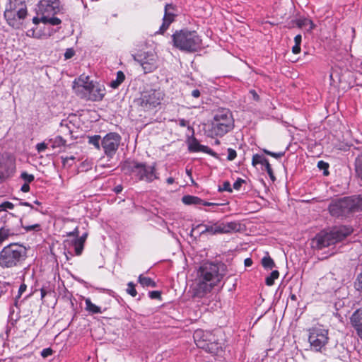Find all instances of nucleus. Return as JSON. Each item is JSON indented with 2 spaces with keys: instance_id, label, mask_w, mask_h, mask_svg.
I'll use <instances>...</instances> for the list:
<instances>
[{
  "instance_id": "34",
  "label": "nucleus",
  "mask_w": 362,
  "mask_h": 362,
  "mask_svg": "<svg viewBox=\"0 0 362 362\" xmlns=\"http://www.w3.org/2000/svg\"><path fill=\"white\" fill-rule=\"evenodd\" d=\"M0 208H2V210H0V214L1 212H4V216H7L8 215L13 217V214H11V213H9L8 214L6 211V209H13L14 208V205L13 203L10 202H3L1 205H0Z\"/></svg>"
},
{
  "instance_id": "12",
  "label": "nucleus",
  "mask_w": 362,
  "mask_h": 362,
  "mask_svg": "<svg viewBox=\"0 0 362 362\" xmlns=\"http://www.w3.org/2000/svg\"><path fill=\"white\" fill-rule=\"evenodd\" d=\"M163 98V93L160 90L151 89L144 91L136 100L139 106L144 110H149L160 105Z\"/></svg>"
},
{
  "instance_id": "47",
  "label": "nucleus",
  "mask_w": 362,
  "mask_h": 362,
  "mask_svg": "<svg viewBox=\"0 0 362 362\" xmlns=\"http://www.w3.org/2000/svg\"><path fill=\"white\" fill-rule=\"evenodd\" d=\"M245 182V180L241 179V178H238L234 183H233V188L235 189V190H239L243 185V183Z\"/></svg>"
},
{
  "instance_id": "36",
  "label": "nucleus",
  "mask_w": 362,
  "mask_h": 362,
  "mask_svg": "<svg viewBox=\"0 0 362 362\" xmlns=\"http://www.w3.org/2000/svg\"><path fill=\"white\" fill-rule=\"evenodd\" d=\"M262 264L264 268L270 269L275 266L274 260L269 256L264 257L262 259Z\"/></svg>"
},
{
  "instance_id": "60",
  "label": "nucleus",
  "mask_w": 362,
  "mask_h": 362,
  "mask_svg": "<svg viewBox=\"0 0 362 362\" xmlns=\"http://www.w3.org/2000/svg\"><path fill=\"white\" fill-rule=\"evenodd\" d=\"M122 191V185H117L115 187V192L117 193V194H119Z\"/></svg>"
},
{
  "instance_id": "54",
  "label": "nucleus",
  "mask_w": 362,
  "mask_h": 362,
  "mask_svg": "<svg viewBox=\"0 0 362 362\" xmlns=\"http://www.w3.org/2000/svg\"><path fill=\"white\" fill-rule=\"evenodd\" d=\"M179 125L181 127H187L189 124V122L185 120V119H179Z\"/></svg>"
},
{
  "instance_id": "57",
  "label": "nucleus",
  "mask_w": 362,
  "mask_h": 362,
  "mask_svg": "<svg viewBox=\"0 0 362 362\" xmlns=\"http://www.w3.org/2000/svg\"><path fill=\"white\" fill-rule=\"evenodd\" d=\"M250 93L252 95V97H253V99L255 100H259V95H257V93L255 92V90H251L250 91Z\"/></svg>"
},
{
  "instance_id": "61",
  "label": "nucleus",
  "mask_w": 362,
  "mask_h": 362,
  "mask_svg": "<svg viewBox=\"0 0 362 362\" xmlns=\"http://www.w3.org/2000/svg\"><path fill=\"white\" fill-rule=\"evenodd\" d=\"M20 205H21V206H30V207H31L32 209L33 208V206H32L30 203H28V202H20Z\"/></svg>"
},
{
  "instance_id": "56",
  "label": "nucleus",
  "mask_w": 362,
  "mask_h": 362,
  "mask_svg": "<svg viewBox=\"0 0 362 362\" xmlns=\"http://www.w3.org/2000/svg\"><path fill=\"white\" fill-rule=\"evenodd\" d=\"M301 40H302V37H301V35H297L295 37V38H294L295 45H300Z\"/></svg>"
},
{
  "instance_id": "46",
  "label": "nucleus",
  "mask_w": 362,
  "mask_h": 362,
  "mask_svg": "<svg viewBox=\"0 0 362 362\" xmlns=\"http://www.w3.org/2000/svg\"><path fill=\"white\" fill-rule=\"evenodd\" d=\"M24 228L26 231H30V230H36L38 231L40 230V224H34L31 226H25Z\"/></svg>"
},
{
  "instance_id": "6",
  "label": "nucleus",
  "mask_w": 362,
  "mask_h": 362,
  "mask_svg": "<svg viewBox=\"0 0 362 362\" xmlns=\"http://www.w3.org/2000/svg\"><path fill=\"white\" fill-rule=\"evenodd\" d=\"M28 14L27 5L10 0L4 11V18L8 24L13 28H20L22 21Z\"/></svg>"
},
{
  "instance_id": "50",
  "label": "nucleus",
  "mask_w": 362,
  "mask_h": 362,
  "mask_svg": "<svg viewBox=\"0 0 362 362\" xmlns=\"http://www.w3.org/2000/svg\"><path fill=\"white\" fill-rule=\"evenodd\" d=\"M26 288H27V286L24 284H23L20 286L19 289H18V298L21 296V294L23 293H24L25 291Z\"/></svg>"
},
{
  "instance_id": "1",
  "label": "nucleus",
  "mask_w": 362,
  "mask_h": 362,
  "mask_svg": "<svg viewBox=\"0 0 362 362\" xmlns=\"http://www.w3.org/2000/svg\"><path fill=\"white\" fill-rule=\"evenodd\" d=\"M226 266L223 263L206 262L202 264L197 272L195 295L202 297L211 291L226 275Z\"/></svg>"
},
{
  "instance_id": "64",
  "label": "nucleus",
  "mask_w": 362,
  "mask_h": 362,
  "mask_svg": "<svg viewBox=\"0 0 362 362\" xmlns=\"http://www.w3.org/2000/svg\"><path fill=\"white\" fill-rule=\"evenodd\" d=\"M46 293L44 289H41V296H42V298H44L45 296Z\"/></svg>"
},
{
  "instance_id": "51",
  "label": "nucleus",
  "mask_w": 362,
  "mask_h": 362,
  "mask_svg": "<svg viewBox=\"0 0 362 362\" xmlns=\"http://www.w3.org/2000/svg\"><path fill=\"white\" fill-rule=\"evenodd\" d=\"M202 226H204V224L201 223V224H198L195 227L192 228V229L190 232V235L191 236L194 235V233H196L197 230L200 228H202Z\"/></svg>"
},
{
  "instance_id": "28",
  "label": "nucleus",
  "mask_w": 362,
  "mask_h": 362,
  "mask_svg": "<svg viewBox=\"0 0 362 362\" xmlns=\"http://www.w3.org/2000/svg\"><path fill=\"white\" fill-rule=\"evenodd\" d=\"M86 303V309L88 312L96 314V313H101V308L96 305L93 304L91 300L89 298L86 299L85 300Z\"/></svg>"
},
{
  "instance_id": "18",
  "label": "nucleus",
  "mask_w": 362,
  "mask_h": 362,
  "mask_svg": "<svg viewBox=\"0 0 362 362\" xmlns=\"http://www.w3.org/2000/svg\"><path fill=\"white\" fill-rule=\"evenodd\" d=\"M15 170V163L11 158H0V179L11 175Z\"/></svg>"
},
{
  "instance_id": "41",
  "label": "nucleus",
  "mask_w": 362,
  "mask_h": 362,
  "mask_svg": "<svg viewBox=\"0 0 362 362\" xmlns=\"http://www.w3.org/2000/svg\"><path fill=\"white\" fill-rule=\"evenodd\" d=\"M317 167L321 170L322 169L325 170V172H324L325 175L328 174L327 168H329V164L327 163H325L323 160H320L317 163Z\"/></svg>"
},
{
  "instance_id": "45",
  "label": "nucleus",
  "mask_w": 362,
  "mask_h": 362,
  "mask_svg": "<svg viewBox=\"0 0 362 362\" xmlns=\"http://www.w3.org/2000/svg\"><path fill=\"white\" fill-rule=\"evenodd\" d=\"M148 295L151 299H159L160 298L161 293L158 291H150Z\"/></svg>"
},
{
  "instance_id": "8",
  "label": "nucleus",
  "mask_w": 362,
  "mask_h": 362,
  "mask_svg": "<svg viewBox=\"0 0 362 362\" xmlns=\"http://www.w3.org/2000/svg\"><path fill=\"white\" fill-rule=\"evenodd\" d=\"M233 127V119L230 112L226 109L218 110L214 117L211 124L212 132L216 135L222 136L230 131Z\"/></svg>"
},
{
  "instance_id": "38",
  "label": "nucleus",
  "mask_w": 362,
  "mask_h": 362,
  "mask_svg": "<svg viewBox=\"0 0 362 362\" xmlns=\"http://www.w3.org/2000/svg\"><path fill=\"white\" fill-rule=\"evenodd\" d=\"M263 151L267 155H269V156H270L272 157H274V158H275L276 159L281 158L285 154V152L274 153V152H272V151H270L269 150H267V149H263Z\"/></svg>"
},
{
  "instance_id": "35",
  "label": "nucleus",
  "mask_w": 362,
  "mask_h": 362,
  "mask_svg": "<svg viewBox=\"0 0 362 362\" xmlns=\"http://www.w3.org/2000/svg\"><path fill=\"white\" fill-rule=\"evenodd\" d=\"M100 135L88 136V144L93 145L97 149L100 148L101 141Z\"/></svg>"
},
{
  "instance_id": "30",
  "label": "nucleus",
  "mask_w": 362,
  "mask_h": 362,
  "mask_svg": "<svg viewBox=\"0 0 362 362\" xmlns=\"http://www.w3.org/2000/svg\"><path fill=\"white\" fill-rule=\"evenodd\" d=\"M125 79V75L122 71L117 72V77L115 80L110 82V86L113 88H117Z\"/></svg>"
},
{
  "instance_id": "3",
  "label": "nucleus",
  "mask_w": 362,
  "mask_h": 362,
  "mask_svg": "<svg viewBox=\"0 0 362 362\" xmlns=\"http://www.w3.org/2000/svg\"><path fill=\"white\" fill-rule=\"evenodd\" d=\"M362 209V197L351 196L333 200L328 210L332 216L343 218Z\"/></svg>"
},
{
  "instance_id": "24",
  "label": "nucleus",
  "mask_w": 362,
  "mask_h": 362,
  "mask_svg": "<svg viewBox=\"0 0 362 362\" xmlns=\"http://www.w3.org/2000/svg\"><path fill=\"white\" fill-rule=\"evenodd\" d=\"M296 25L300 28H305L307 32L309 33H310L315 28L314 23L310 19L305 18L296 20Z\"/></svg>"
},
{
  "instance_id": "25",
  "label": "nucleus",
  "mask_w": 362,
  "mask_h": 362,
  "mask_svg": "<svg viewBox=\"0 0 362 362\" xmlns=\"http://www.w3.org/2000/svg\"><path fill=\"white\" fill-rule=\"evenodd\" d=\"M182 202L186 205H201L203 203V200L198 197L192 195H185L182 198Z\"/></svg>"
},
{
  "instance_id": "11",
  "label": "nucleus",
  "mask_w": 362,
  "mask_h": 362,
  "mask_svg": "<svg viewBox=\"0 0 362 362\" xmlns=\"http://www.w3.org/2000/svg\"><path fill=\"white\" fill-rule=\"evenodd\" d=\"M211 224L204 225L202 228L204 230L198 233V235L200 236L205 233H209L211 235H216L221 233H229L232 232L238 231L240 228V223L237 222H221L218 221L216 223L209 222Z\"/></svg>"
},
{
  "instance_id": "53",
  "label": "nucleus",
  "mask_w": 362,
  "mask_h": 362,
  "mask_svg": "<svg viewBox=\"0 0 362 362\" xmlns=\"http://www.w3.org/2000/svg\"><path fill=\"white\" fill-rule=\"evenodd\" d=\"M191 95L194 98H198L200 96V91L198 89H194L192 91Z\"/></svg>"
},
{
  "instance_id": "15",
  "label": "nucleus",
  "mask_w": 362,
  "mask_h": 362,
  "mask_svg": "<svg viewBox=\"0 0 362 362\" xmlns=\"http://www.w3.org/2000/svg\"><path fill=\"white\" fill-rule=\"evenodd\" d=\"M61 10L59 0H41L37 4V13L41 17L54 16Z\"/></svg>"
},
{
  "instance_id": "39",
  "label": "nucleus",
  "mask_w": 362,
  "mask_h": 362,
  "mask_svg": "<svg viewBox=\"0 0 362 362\" xmlns=\"http://www.w3.org/2000/svg\"><path fill=\"white\" fill-rule=\"evenodd\" d=\"M218 191L219 192L226 191V192H232V188H231L230 182L225 181L223 183V185L221 187L219 186Z\"/></svg>"
},
{
  "instance_id": "44",
  "label": "nucleus",
  "mask_w": 362,
  "mask_h": 362,
  "mask_svg": "<svg viewBox=\"0 0 362 362\" xmlns=\"http://www.w3.org/2000/svg\"><path fill=\"white\" fill-rule=\"evenodd\" d=\"M75 54V52L72 48L66 49L65 53H64V58L65 59H69L71 57H73Z\"/></svg>"
},
{
  "instance_id": "55",
  "label": "nucleus",
  "mask_w": 362,
  "mask_h": 362,
  "mask_svg": "<svg viewBox=\"0 0 362 362\" xmlns=\"http://www.w3.org/2000/svg\"><path fill=\"white\" fill-rule=\"evenodd\" d=\"M300 51V45H295L292 48V52L294 54H298Z\"/></svg>"
},
{
  "instance_id": "42",
  "label": "nucleus",
  "mask_w": 362,
  "mask_h": 362,
  "mask_svg": "<svg viewBox=\"0 0 362 362\" xmlns=\"http://www.w3.org/2000/svg\"><path fill=\"white\" fill-rule=\"evenodd\" d=\"M236 156H237L236 151L234 149L229 148L228 149V157H227V159L228 160H233L236 158Z\"/></svg>"
},
{
  "instance_id": "32",
  "label": "nucleus",
  "mask_w": 362,
  "mask_h": 362,
  "mask_svg": "<svg viewBox=\"0 0 362 362\" xmlns=\"http://www.w3.org/2000/svg\"><path fill=\"white\" fill-rule=\"evenodd\" d=\"M41 22L44 23H49L52 25H57L61 23V20L57 17H53V16H47L40 18Z\"/></svg>"
},
{
  "instance_id": "4",
  "label": "nucleus",
  "mask_w": 362,
  "mask_h": 362,
  "mask_svg": "<svg viewBox=\"0 0 362 362\" xmlns=\"http://www.w3.org/2000/svg\"><path fill=\"white\" fill-rule=\"evenodd\" d=\"M352 231L351 228L345 226L334 228L329 232L317 234L311 240V246L314 249L321 250L343 240Z\"/></svg>"
},
{
  "instance_id": "2",
  "label": "nucleus",
  "mask_w": 362,
  "mask_h": 362,
  "mask_svg": "<svg viewBox=\"0 0 362 362\" xmlns=\"http://www.w3.org/2000/svg\"><path fill=\"white\" fill-rule=\"evenodd\" d=\"M121 170L126 175H134L139 180L151 183L158 180L156 163L151 165L135 160L127 159L120 164Z\"/></svg>"
},
{
  "instance_id": "22",
  "label": "nucleus",
  "mask_w": 362,
  "mask_h": 362,
  "mask_svg": "<svg viewBox=\"0 0 362 362\" xmlns=\"http://www.w3.org/2000/svg\"><path fill=\"white\" fill-rule=\"evenodd\" d=\"M189 150L192 152H204L213 156H216V153H214L210 148L206 146L202 145L196 139H193L189 144Z\"/></svg>"
},
{
  "instance_id": "33",
  "label": "nucleus",
  "mask_w": 362,
  "mask_h": 362,
  "mask_svg": "<svg viewBox=\"0 0 362 362\" xmlns=\"http://www.w3.org/2000/svg\"><path fill=\"white\" fill-rule=\"evenodd\" d=\"M279 276V273L277 270H274L272 272L270 275L267 276L265 279V283L267 286H271L274 284V280L278 279Z\"/></svg>"
},
{
  "instance_id": "52",
  "label": "nucleus",
  "mask_w": 362,
  "mask_h": 362,
  "mask_svg": "<svg viewBox=\"0 0 362 362\" xmlns=\"http://www.w3.org/2000/svg\"><path fill=\"white\" fill-rule=\"evenodd\" d=\"M21 190L23 192H28L30 190L29 183L25 182L21 187Z\"/></svg>"
},
{
  "instance_id": "29",
  "label": "nucleus",
  "mask_w": 362,
  "mask_h": 362,
  "mask_svg": "<svg viewBox=\"0 0 362 362\" xmlns=\"http://www.w3.org/2000/svg\"><path fill=\"white\" fill-rule=\"evenodd\" d=\"M49 141L52 143V148H60L66 145V141L61 136H57L55 138L50 139Z\"/></svg>"
},
{
  "instance_id": "43",
  "label": "nucleus",
  "mask_w": 362,
  "mask_h": 362,
  "mask_svg": "<svg viewBox=\"0 0 362 362\" xmlns=\"http://www.w3.org/2000/svg\"><path fill=\"white\" fill-rule=\"evenodd\" d=\"M52 354H53V350L51 348L44 349L41 351V356L43 358H47V357L51 356Z\"/></svg>"
},
{
  "instance_id": "63",
  "label": "nucleus",
  "mask_w": 362,
  "mask_h": 362,
  "mask_svg": "<svg viewBox=\"0 0 362 362\" xmlns=\"http://www.w3.org/2000/svg\"><path fill=\"white\" fill-rule=\"evenodd\" d=\"M33 21L34 23L37 24L40 21H41L40 18H38L37 17H34L33 19Z\"/></svg>"
},
{
  "instance_id": "14",
  "label": "nucleus",
  "mask_w": 362,
  "mask_h": 362,
  "mask_svg": "<svg viewBox=\"0 0 362 362\" xmlns=\"http://www.w3.org/2000/svg\"><path fill=\"white\" fill-rule=\"evenodd\" d=\"M121 142V136L115 132L107 134L101 141V146L103 147L105 154L112 158L118 149Z\"/></svg>"
},
{
  "instance_id": "31",
  "label": "nucleus",
  "mask_w": 362,
  "mask_h": 362,
  "mask_svg": "<svg viewBox=\"0 0 362 362\" xmlns=\"http://www.w3.org/2000/svg\"><path fill=\"white\" fill-rule=\"evenodd\" d=\"M73 244L76 255H80L83 250L84 240L82 238H75L73 241Z\"/></svg>"
},
{
  "instance_id": "20",
  "label": "nucleus",
  "mask_w": 362,
  "mask_h": 362,
  "mask_svg": "<svg viewBox=\"0 0 362 362\" xmlns=\"http://www.w3.org/2000/svg\"><path fill=\"white\" fill-rule=\"evenodd\" d=\"M350 322L357 335L362 339V308L354 312L350 317Z\"/></svg>"
},
{
  "instance_id": "37",
  "label": "nucleus",
  "mask_w": 362,
  "mask_h": 362,
  "mask_svg": "<svg viewBox=\"0 0 362 362\" xmlns=\"http://www.w3.org/2000/svg\"><path fill=\"white\" fill-rule=\"evenodd\" d=\"M127 292L133 297H135L137 294L136 290L135 289V284L133 282H129L127 284Z\"/></svg>"
},
{
  "instance_id": "5",
  "label": "nucleus",
  "mask_w": 362,
  "mask_h": 362,
  "mask_svg": "<svg viewBox=\"0 0 362 362\" xmlns=\"http://www.w3.org/2000/svg\"><path fill=\"white\" fill-rule=\"evenodd\" d=\"M172 37L173 45L182 51L194 52L202 47V40L195 31L181 30L176 31Z\"/></svg>"
},
{
  "instance_id": "58",
  "label": "nucleus",
  "mask_w": 362,
  "mask_h": 362,
  "mask_svg": "<svg viewBox=\"0 0 362 362\" xmlns=\"http://www.w3.org/2000/svg\"><path fill=\"white\" fill-rule=\"evenodd\" d=\"M252 264V260L250 258H247L245 259V266L250 267Z\"/></svg>"
},
{
  "instance_id": "17",
  "label": "nucleus",
  "mask_w": 362,
  "mask_h": 362,
  "mask_svg": "<svg viewBox=\"0 0 362 362\" xmlns=\"http://www.w3.org/2000/svg\"><path fill=\"white\" fill-rule=\"evenodd\" d=\"M164 16L163 18V23L156 32L158 34H163L164 32L169 28L170 25L175 21L176 16L175 6L172 4H167L165 6Z\"/></svg>"
},
{
  "instance_id": "13",
  "label": "nucleus",
  "mask_w": 362,
  "mask_h": 362,
  "mask_svg": "<svg viewBox=\"0 0 362 362\" xmlns=\"http://www.w3.org/2000/svg\"><path fill=\"white\" fill-rule=\"evenodd\" d=\"M157 56L152 52H142L134 55V59L141 66L144 73H151L158 67Z\"/></svg>"
},
{
  "instance_id": "23",
  "label": "nucleus",
  "mask_w": 362,
  "mask_h": 362,
  "mask_svg": "<svg viewBox=\"0 0 362 362\" xmlns=\"http://www.w3.org/2000/svg\"><path fill=\"white\" fill-rule=\"evenodd\" d=\"M90 97L89 100L100 101L105 95V90L98 86H95L92 81L90 82Z\"/></svg>"
},
{
  "instance_id": "9",
  "label": "nucleus",
  "mask_w": 362,
  "mask_h": 362,
  "mask_svg": "<svg viewBox=\"0 0 362 362\" xmlns=\"http://www.w3.org/2000/svg\"><path fill=\"white\" fill-rule=\"evenodd\" d=\"M193 338L198 348L204 349L209 353L216 354L221 348L211 332L197 329L194 332Z\"/></svg>"
},
{
  "instance_id": "7",
  "label": "nucleus",
  "mask_w": 362,
  "mask_h": 362,
  "mask_svg": "<svg viewBox=\"0 0 362 362\" xmlns=\"http://www.w3.org/2000/svg\"><path fill=\"white\" fill-rule=\"evenodd\" d=\"M25 255V249L21 245L11 244L0 252V266L3 268L15 267Z\"/></svg>"
},
{
  "instance_id": "19",
  "label": "nucleus",
  "mask_w": 362,
  "mask_h": 362,
  "mask_svg": "<svg viewBox=\"0 0 362 362\" xmlns=\"http://www.w3.org/2000/svg\"><path fill=\"white\" fill-rule=\"evenodd\" d=\"M21 220L13 226L5 223L4 226L0 228V245L8 237L18 235L21 233Z\"/></svg>"
},
{
  "instance_id": "62",
  "label": "nucleus",
  "mask_w": 362,
  "mask_h": 362,
  "mask_svg": "<svg viewBox=\"0 0 362 362\" xmlns=\"http://www.w3.org/2000/svg\"><path fill=\"white\" fill-rule=\"evenodd\" d=\"M174 182V178L173 177H168L167 179V183L169 184V185H171Z\"/></svg>"
},
{
  "instance_id": "21",
  "label": "nucleus",
  "mask_w": 362,
  "mask_h": 362,
  "mask_svg": "<svg viewBox=\"0 0 362 362\" xmlns=\"http://www.w3.org/2000/svg\"><path fill=\"white\" fill-rule=\"evenodd\" d=\"M252 163L254 166H255L257 164H262L264 165L265 167V170L267 172L270 178L273 180H275V177L274 175L273 170L272 169V167L269 163V160L264 158L263 156L255 154L252 157Z\"/></svg>"
},
{
  "instance_id": "26",
  "label": "nucleus",
  "mask_w": 362,
  "mask_h": 362,
  "mask_svg": "<svg viewBox=\"0 0 362 362\" xmlns=\"http://www.w3.org/2000/svg\"><path fill=\"white\" fill-rule=\"evenodd\" d=\"M138 281L143 287H156V283L152 279L144 276L142 274L139 276Z\"/></svg>"
},
{
  "instance_id": "27",
  "label": "nucleus",
  "mask_w": 362,
  "mask_h": 362,
  "mask_svg": "<svg viewBox=\"0 0 362 362\" xmlns=\"http://www.w3.org/2000/svg\"><path fill=\"white\" fill-rule=\"evenodd\" d=\"M355 171L357 177L362 181V153L356 158Z\"/></svg>"
},
{
  "instance_id": "40",
  "label": "nucleus",
  "mask_w": 362,
  "mask_h": 362,
  "mask_svg": "<svg viewBox=\"0 0 362 362\" xmlns=\"http://www.w3.org/2000/svg\"><path fill=\"white\" fill-rule=\"evenodd\" d=\"M21 177L27 183L32 182L34 180V179H35V177H34V176L33 175L28 174L26 172L22 173Z\"/></svg>"
},
{
  "instance_id": "10",
  "label": "nucleus",
  "mask_w": 362,
  "mask_h": 362,
  "mask_svg": "<svg viewBox=\"0 0 362 362\" xmlns=\"http://www.w3.org/2000/svg\"><path fill=\"white\" fill-rule=\"evenodd\" d=\"M308 341L312 350L322 352L329 342L328 329L319 327H313L308 329Z\"/></svg>"
},
{
  "instance_id": "59",
  "label": "nucleus",
  "mask_w": 362,
  "mask_h": 362,
  "mask_svg": "<svg viewBox=\"0 0 362 362\" xmlns=\"http://www.w3.org/2000/svg\"><path fill=\"white\" fill-rule=\"evenodd\" d=\"M201 205L210 206L218 205V204H215V203H212V202H205V201L203 200V203H202Z\"/></svg>"
},
{
  "instance_id": "16",
  "label": "nucleus",
  "mask_w": 362,
  "mask_h": 362,
  "mask_svg": "<svg viewBox=\"0 0 362 362\" xmlns=\"http://www.w3.org/2000/svg\"><path fill=\"white\" fill-rule=\"evenodd\" d=\"M73 89L80 98L89 100L90 82H88V76L84 78L81 77L76 79L74 82Z\"/></svg>"
},
{
  "instance_id": "48",
  "label": "nucleus",
  "mask_w": 362,
  "mask_h": 362,
  "mask_svg": "<svg viewBox=\"0 0 362 362\" xmlns=\"http://www.w3.org/2000/svg\"><path fill=\"white\" fill-rule=\"evenodd\" d=\"M47 147V144L45 142L39 143L36 145V149L38 153L44 151Z\"/></svg>"
},
{
  "instance_id": "49",
  "label": "nucleus",
  "mask_w": 362,
  "mask_h": 362,
  "mask_svg": "<svg viewBox=\"0 0 362 362\" xmlns=\"http://www.w3.org/2000/svg\"><path fill=\"white\" fill-rule=\"evenodd\" d=\"M79 231L78 227H76L72 232L67 233V236H74L75 238H78Z\"/></svg>"
}]
</instances>
